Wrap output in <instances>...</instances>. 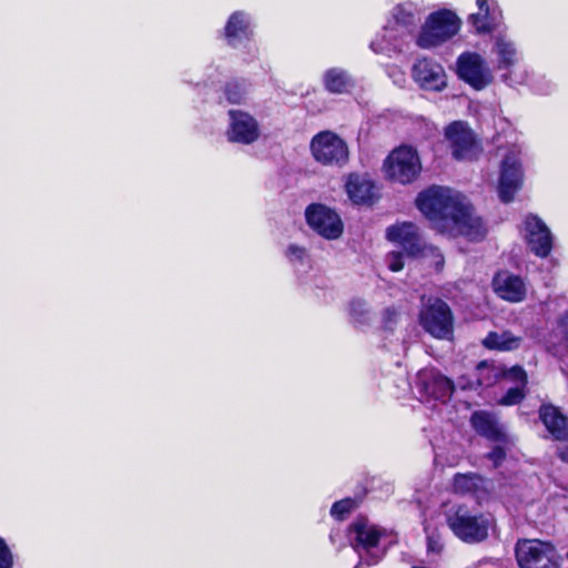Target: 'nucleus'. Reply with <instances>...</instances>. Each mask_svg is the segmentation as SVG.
<instances>
[{
    "label": "nucleus",
    "mask_w": 568,
    "mask_h": 568,
    "mask_svg": "<svg viewBox=\"0 0 568 568\" xmlns=\"http://www.w3.org/2000/svg\"><path fill=\"white\" fill-rule=\"evenodd\" d=\"M418 210L433 226L449 236L463 235L469 241H480L487 229L474 207L459 193L442 186H432L416 199Z\"/></svg>",
    "instance_id": "f257e3e1"
},
{
    "label": "nucleus",
    "mask_w": 568,
    "mask_h": 568,
    "mask_svg": "<svg viewBox=\"0 0 568 568\" xmlns=\"http://www.w3.org/2000/svg\"><path fill=\"white\" fill-rule=\"evenodd\" d=\"M445 520L453 534L466 544L485 541L495 526L490 514L473 511L465 505H454L447 509Z\"/></svg>",
    "instance_id": "f03ea898"
},
{
    "label": "nucleus",
    "mask_w": 568,
    "mask_h": 568,
    "mask_svg": "<svg viewBox=\"0 0 568 568\" xmlns=\"http://www.w3.org/2000/svg\"><path fill=\"white\" fill-rule=\"evenodd\" d=\"M462 21L450 10L443 9L430 13L416 37V43L422 49L435 48L450 38L460 29Z\"/></svg>",
    "instance_id": "7ed1b4c3"
},
{
    "label": "nucleus",
    "mask_w": 568,
    "mask_h": 568,
    "mask_svg": "<svg viewBox=\"0 0 568 568\" xmlns=\"http://www.w3.org/2000/svg\"><path fill=\"white\" fill-rule=\"evenodd\" d=\"M386 237L400 245L407 255L414 257L430 256L436 268L443 267V254L436 247L424 242L418 227L414 223L402 222L387 227Z\"/></svg>",
    "instance_id": "20e7f679"
},
{
    "label": "nucleus",
    "mask_w": 568,
    "mask_h": 568,
    "mask_svg": "<svg viewBox=\"0 0 568 568\" xmlns=\"http://www.w3.org/2000/svg\"><path fill=\"white\" fill-rule=\"evenodd\" d=\"M382 169L386 180L406 185L417 180L422 172V162L416 149L400 145L386 156Z\"/></svg>",
    "instance_id": "39448f33"
},
{
    "label": "nucleus",
    "mask_w": 568,
    "mask_h": 568,
    "mask_svg": "<svg viewBox=\"0 0 568 568\" xmlns=\"http://www.w3.org/2000/svg\"><path fill=\"white\" fill-rule=\"evenodd\" d=\"M515 557L519 568H561V557L550 541L519 539Z\"/></svg>",
    "instance_id": "423d86ee"
},
{
    "label": "nucleus",
    "mask_w": 568,
    "mask_h": 568,
    "mask_svg": "<svg viewBox=\"0 0 568 568\" xmlns=\"http://www.w3.org/2000/svg\"><path fill=\"white\" fill-rule=\"evenodd\" d=\"M385 530L365 518L357 519L349 526L348 539L361 558H366L368 565H374L385 555L381 539Z\"/></svg>",
    "instance_id": "0eeeda50"
},
{
    "label": "nucleus",
    "mask_w": 568,
    "mask_h": 568,
    "mask_svg": "<svg viewBox=\"0 0 568 568\" xmlns=\"http://www.w3.org/2000/svg\"><path fill=\"white\" fill-rule=\"evenodd\" d=\"M310 151L314 161L323 166L343 168L349 160L347 143L329 130L321 131L312 138Z\"/></svg>",
    "instance_id": "6e6552de"
},
{
    "label": "nucleus",
    "mask_w": 568,
    "mask_h": 568,
    "mask_svg": "<svg viewBox=\"0 0 568 568\" xmlns=\"http://www.w3.org/2000/svg\"><path fill=\"white\" fill-rule=\"evenodd\" d=\"M419 322L423 328L436 338L448 339L453 335V314L442 300H429L420 311Z\"/></svg>",
    "instance_id": "1a4fd4ad"
},
{
    "label": "nucleus",
    "mask_w": 568,
    "mask_h": 568,
    "mask_svg": "<svg viewBox=\"0 0 568 568\" xmlns=\"http://www.w3.org/2000/svg\"><path fill=\"white\" fill-rule=\"evenodd\" d=\"M305 219L307 225L326 240H336L343 234L344 224L341 216L324 204H310L305 210Z\"/></svg>",
    "instance_id": "9d476101"
},
{
    "label": "nucleus",
    "mask_w": 568,
    "mask_h": 568,
    "mask_svg": "<svg viewBox=\"0 0 568 568\" xmlns=\"http://www.w3.org/2000/svg\"><path fill=\"white\" fill-rule=\"evenodd\" d=\"M415 38V32L386 21L381 33L371 42L369 48L376 54L393 57L406 51Z\"/></svg>",
    "instance_id": "9b49d317"
},
{
    "label": "nucleus",
    "mask_w": 568,
    "mask_h": 568,
    "mask_svg": "<svg viewBox=\"0 0 568 568\" xmlns=\"http://www.w3.org/2000/svg\"><path fill=\"white\" fill-rule=\"evenodd\" d=\"M225 132L229 142L250 145L260 140L262 131L258 121L243 110H230Z\"/></svg>",
    "instance_id": "f8f14e48"
},
{
    "label": "nucleus",
    "mask_w": 568,
    "mask_h": 568,
    "mask_svg": "<svg viewBox=\"0 0 568 568\" xmlns=\"http://www.w3.org/2000/svg\"><path fill=\"white\" fill-rule=\"evenodd\" d=\"M519 154V150L511 149L501 161L498 193L505 203L510 202L523 185L524 172Z\"/></svg>",
    "instance_id": "ddd939ff"
},
{
    "label": "nucleus",
    "mask_w": 568,
    "mask_h": 568,
    "mask_svg": "<svg viewBox=\"0 0 568 568\" xmlns=\"http://www.w3.org/2000/svg\"><path fill=\"white\" fill-rule=\"evenodd\" d=\"M457 72L460 79L476 90H483L494 80L486 60L476 52H465L458 57Z\"/></svg>",
    "instance_id": "4468645a"
},
{
    "label": "nucleus",
    "mask_w": 568,
    "mask_h": 568,
    "mask_svg": "<svg viewBox=\"0 0 568 568\" xmlns=\"http://www.w3.org/2000/svg\"><path fill=\"white\" fill-rule=\"evenodd\" d=\"M412 78L422 90L439 92L447 85L443 65L433 59L422 58L412 67Z\"/></svg>",
    "instance_id": "2eb2a0df"
},
{
    "label": "nucleus",
    "mask_w": 568,
    "mask_h": 568,
    "mask_svg": "<svg viewBox=\"0 0 568 568\" xmlns=\"http://www.w3.org/2000/svg\"><path fill=\"white\" fill-rule=\"evenodd\" d=\"M524 237L529 250L539 257H547L552 248V234L537 215L529 214L524 220Z\"/></svg>",
    "instance_id": "dca6fc26"
},
{
    "label": "nucleus",
    "mask_w": 568,
    "mask_h": 568,
    "mask_svg": "<svg viewBox=\"0 0 568 568\" xmlns=\"http://www.w3.org/2000/svg\"><path fill=\"white\" fill-rule=\"evenodd\" d=\"M445 136L456 160H473L477 155L478 145L473 132L464 122L456 121L449 124Z\"/></svg>",
    "instance_id": "f3484780"
},
{
    "label": "nucleus",
    "mask_w": 568,
    "mask_h": 568,
    "mask_svg": "<svg viewBox=\"0 0 568 568\" xmlns=\"http://www.w3.org/2000/svg\"><path fill=\"white\" fill-rule=\"evenodd\" d=\"M477 11L468 17V23L477 34L496 30L503 21V11L496 0H476Z\"/></svg>",
    "instance_id": "a211bd4d"
},
{
    "label": "nucleus",
    "mask_w": 568,
    "mask_h": 568,
    "mask_svg": "<svg viewBox=\"0 0 568 568\" xmlns=\"http://www.w3.org/2000/svg\"><path fill=\"white\" fill-rule=\"evenodd\" d=\"M416 384L425 396L443 402L448 399L454 392V383L434 368L418 372Z\"/></svg>",
    "instance_id": "6ab92c4d"
},
{
    "label": "nucleus",
    "mask_w": 568,
    "mask_h": 568,
    "mask_svg": "<svg viewBox=\"0 0 568 568\" xmlns=\"http://www.w3.org/2000/svg\"><path fill=\"white\" fill-rule=\"evenodd\" d=\"M476 371L477 383L483 387H490L501 378L520 382L521 384L527 382L526 372L519 366H514L510 369L505 371L499 365L484 361L477 365Z\"/></svg>",
    "instance_id": "aec40b11"
},
{
    "label": "nucleus",
    "mask_w": 568,
    "mask_h": 568,
    "mask_svg": "<svg viewBox=\"0 0 568 568\" xmlns=\"http://www.w3.org/2000/svg\"><path fill=\"white\" fill-rule=\"evenodd\" d=\"M253 36L252 17L248 12L234 11L227 19L223 37L226 43L233 48L241 45Z\"/></svg>",
    "instance_id": "412c9836"
},
{
    "label": "nucleus",
    "mask_w": 568,
    "mask_h": 568,
    "mask_svg": "<svg viewBox=\"0 0 568 568\" xmlns=\"http://www.w3.org/2000/svg\"><path fill=\"white\" fill-rule=\"evenodd\" d=\"M490 483L475 473L456 474L453 478V490L459 495H470L478 503L488 499Z\"/></svg>",
    "instance_id": "4be33fe9"
},
{
    "label": "nucleus",
    "mask_w": 568,
    "mask_h": 568,
    "mask_svg": "<svg viewBox=\"0 0 568 568\" xmlns=\"http://www.w3.org/2000/svg\"><path fill=\"white\" fill-rule=\"evenodd\" d=\"M490 52L495 57L496 68L498 70L510 71L519 61L520 54L516 42L504 32L493 37Z\"/></svg>",
    "instance_id": "5701e85b"
},
{
    "label": "nucleus",
    "mask_w": 568,
    "mask_h": 568,
    "mask_svg": "<svg viewBox=\"0 0 568 568\" xmlns=\"http://www.w3.org/2000/svg\"><path fill=\"white\" fill-rule=\"evenodd\" d=\"M470 423L477 434L489 440L504 444L509 442L505 427L498 422L494 414L485 410L475 412L471 415Z\"/></svg>",
    "instance_id": "b1692460"
},
{
    "label": "nucleus",
    "mask_w": 568,
    "mask_h": 568,
    "mask_svg": "<svg viewBox=\"0 0 568 568\" xmlns=\"http://www.w3.org/2000/svg\"><path fill=\"white\" fill-rule=\"evenodd\" d=\"M423 13L424 10L418 3L406 1L396 4L390 10L387 21L416 33Z\"/></svg>",
    "instance_id": "393cba45"
},
{
    "label": "nucleus",
    "mask_w": 568,
    "mask_h": 568,
    "mask_svg": "<svg viewBox=\"0 0 568 568\" xmlns=\"http://www.w3.org/2000/svg\"><path fill=\"white\" fill-rule=\"evenodd\" d=\"M495 292L503 300L520 302L526 295V286L519 276L499 273L494 278Z\"/></svg>",
    "instance_id": "a878e982"
},
{
    "label": "nucleus",
    "mask_w": 568,
    "mask_h": 568,
    "mask_svg": "<svg viewBox=\"0 0 568 568\" xmlns=\"http://www.w3.org/2000/svg\"><path fill=\"white\" fill-rule=\"evenodd\" d=\"M539 417L547 430L556 439L568 437V419L552 405H542L539 409Z\"/></svg>",
    "instance_id": "bb28decb"
},
{
    "label": "nucleus",
    "mask_w": 568,
    "mask_h": 568,
    "mask_svg": "<svg viewBox=\"0 0 568 568\" xmlns=\"http://www.w3.org/2000/svg\"><path fill=\"white\" fill-rule=\"evenodd\" d=\"M324 88L334 94L348 92L355 85L353 77L342 68H331L323 73Z\"/></svg>",
    "instance_id": "cd10ccee"
},
{
    "label": "nucleus",
    "mask_w": 568,
    "mask_h": 568,
    "mask_svg": "<svg viewBox=\"0 0 568 568\" xmlns=\"http://www.w3.org/2000/svg\"><path fill=\"white\" fill-rule=\"evenodd\" d=\"M521 336L513 334L510 331L490 332L483 339V345L488 349L499 352H510L520 347Z\"/></svg>",
    "instance_id": "c85d7f7f"
},
{
    "label": "nucleus",
    "mask_w": 568,
    "mask_h": 568,
    "mask_svg": "<svg viewBox=\"0 0 568 568\" xmlns=\"http://www.w3.org/2000/svg\"><path fill=\"white\" fill-rule=\"evenodd\" d=\"M374 185L373 183L358 174H351L346 183V191L352 201L355 203H366L372 200Z\"/></svg>",
    "instance_id": "c756f323"
},
{
    "label": "nucleus",
    "mask_w": 568,
    "mask_h": 568,
    "mask_svg": "<svg viewBox=\"0 0 568 568\" xmlns=\"http://www.w3.org/2000/svg\"><path fill=\"white\" fill-rule=\"evenodd\" d=\"M348 314L352 323L356 326H366L372 321V314L367 303L359 298L349 302Z\"/></svg>",
    "instance_id": "7c9ffc66"
},
{
    "label": "nucleus",
    "mask_w": 568,
    "mask_h": 568,
    "mask_svg": "<svg viewBox=\"0 0 568 568\" xmlns=\"http://www.w3.org/2000/svg\"><path fill=\"white\" fill-rule=\"evenodd\" d=\"M248 89L244 81H231L225 85L224 94L226 100L233 104L243 103L247 97Z\"/></svg>",
    "instance_id": "2f4dec72"
},
{
    "label": "nucleus",
    "mask_w": 568,
    "mask_h": 568,
    "mask_svg": "<svg viewBox=\"0 0 568 568\" xmlns=\"http://www.w3.org/2000/svg\"><path fill=\"white\" fill-rule=\"evenodd\" d=\"M285 256L293 265H305L308 262V253L304 246L290 244L286 247Z\"/></svg>",
    "instance_id": "473e14b6"
},
{
    "label": "nucleus",
    "mask_w": 568,
    "mask_h": 568,
    "mask_svg": "<svg viewBox=\"0 0 568 568\" xmlns=\"http://www.w3.org/2000/svg\"><path fill=\"white\" fill-rule=\"evenodd\" d=\"M516 383H517V385L509 388L507 390V393L499 399V403L501 405H506V406L515 405V404L519 403L525 397L524 388H525L527 382L525 384H521L520 382H516Z\"/></svg>",
    "instance_id": "72a5a7b5"
},
{
    "label": "nucleus",
    "mask_w": 568,
    "mask_h": 568,
    "mask_svg": "<svg viewBox=\"0 0 568 568\" xmlns=\"http://www.w3.org/2000/svg\"><path fill=\"white\" fill-rule=\"evenodd\" d=\"M400 314L395 307H387L382 313V329L393 332L399 322Z\"/></svg>",
    "instance_id": "f704fd0d"
},
{
    "label": "nucleus",
    "mask_w": 568,
    "mask_h": 568,
    "mask_svg": "<svg viewBox=\"0 0 568 568\" xmlns=\"http://www.w3.org/2000/svg\"><path fill=\"white\" fill-rule=\"evenodd\" d=\"M356 507V501L352 498H345L333 504L331 514L337 519H343L344 515L351 513Z\"/></svg>",
    "instance_id": "c9c22d12"
},
{
    "label": "nucleus",
    "mask_w": 568,
    "mask_h": 568,
    "mask_svg": "<svg viewBox=\"0 0 568 568\" xmlns=\"http://www.w3.org/2000/svg\"><path fill=\"white\" fill-rule=\"evenodd\" d=\"M554 333L562 341L568 342V308L557 317Z\"/></svg>",
    "instance_id": "e433bc0d"
},
{
    "label": "nucleus",
    "mask_w": 568,
    "mask_h": 568,
    "mask_svg": "<svg viewBox=\"0 0 568 568\" xmlns=\"http://www.w3.org/2000/svg\"><path fill=\"white\" fill-rule=\"evenodd\" d=\"M13 556L6 541L0 538V568H12Z\"/></svg>",
    "instance_id": "4c0bfd02"
},
{
    "label": "nucleus",
    "mask_w": 568,
    "mask_h": 568,
    "mask_svg": "<svg viewBox=\"0 0 568 568\" xmlns=\"http://www.w3.org/2000/svg\"><path fill=\"white\" fill-rule=\"evenodd\" d=\"M387 263H388V267L393 272H398V271L403 270V267H404L403 254L400 252H390L387 255Z\"/></svg>",
    "instance_id": "58836bf2"
},
{
    "label": "nucleus",
    "mask_w": 568,
    "mask_h": 568,
    "mask_svg": "<svg viewBox=\"0 0 568 568\" xmlns=\"http://www.w3.org/2000/svg\"><path fill=\"white\" fill-rule=\"evenodd\" d=\"M505 456V449L500 446L494 447L493 450L487 455V457L494 463L495 466H498Z\"/></svg>",
    "instance_id": "ea45409f"
},
{
    "label": "nucleus",
    "mask_w": 568,
    "mask_h": 568,
    "mask_svg": "<svg viewBox=\"0 0 568 568\" xmlns=\"http://www.w3.org/2000/svg\"><path fill=\"white\" fill-rule=\"evenodd\" d=\"M443 548V544L438 537L428 536L427 537V549L432 552H440Z\"/></svg>",
    "instance_id": "a19ab883"
},
{
    "label": "nucleus",
    "mask_w": 568,
    "mask_h": 568,
    "mask_svg": "<svg viewBox=\"0 0 568 568\" xmlns=\"http://www.w3.org/2000/svg\"><path fill=\"white\" fill-rule=\"evenodd\" d=\"M557 455L564 463L568 464V446L558 448Z\"/></svg>",
    "instance_id": "79ce46f5"
},
{
    "label": "nucleus",
    "mask_w": 568,
    "mask_h": 568,
    "mask_svg": "<svg viewBox=\"0 0 568 568\" xmlns=\"http://www.w3.org/2000/svg\"><path fill=\"white\" fill-rule=\"evenodd\" d=\"M503 79H504L505 82H510V73H505L503 75Z\"/></svg>",
    "instance_id": "37998d69"
},
{
    "label": "nucleus",
    "mask_w": 568,
    "mask_h": 568,
    "mask_svg": "<svg viewBox=\"0 0 568 568\" xmlns=\"http://www.w3.org/2000/svg\"><path fill=\"white\" fill-rule=\"evenodd\" d=\"M566 558H567V560H568V551L566 552Z\"/></svg>",
    "instance_id": "c03bdc74"
}]
</instances>
